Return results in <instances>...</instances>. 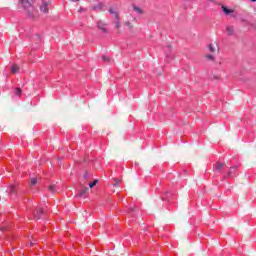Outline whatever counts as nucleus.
Instances as JSON below:
<instances>
[{
    "instance_id": "obj_11",
    "label": "nucleus",
    "mask_w": 256,
    "mask_h": 256,
    "mask_svg": "<svg viewBox=\"0 0 256 256\" xmlns=\"http://www.w3.org/2000/svg\"><path fill=\"white\" fill-rule=\"evenodd\" d=\"M133 11H135V13H138V15H143V9H141V7L139 6H134Z\"/></svg>"
},
{
    "instance_id": "obj_4",
    "label": "nucleus",
    "mask_w": 256,
    "mask_h": 256,
    "mask_svg": "<svg viewBox=\"0 0 256 256\" xmlns=\"http://www.w3.org/2000/svg\"><path fill=\"white\" fill-rule=\"evenodd\" d=\"M114 19H116V21H115L116 29H121V22H119V14L118 13H114Z\"/></svg>"
},
{
    "instance_id": "obj_10",
    "label": "nucleus",
    "mask_w": 256,
    "mask_h": 256,
    "mask_svg": "<svg viewBox=\"0 0 256 256\" xmlns=\"http://www.w3.org/2000/svg\"><path fill=\"white\" fill-rule=\"evenodd\" d=\"M11 73H13L14 75L19 73V65L17 64L12 65Z\"/></svg>"
},
{
    "instance_id": "obj_25",
    "label": "nucleus",
    "mask_w": 256,
    "mask_h": 256,
    "mask_svg": "<svg viewBox=\"0 0 256 256\" xmlns=\"http://www.w3.org/2000/svg\"><path fill=\"white\" fill-rule=\"evenodd\" d=\"M132 20H133V21H137V18L134 17Z\"/></svg>"
},
{
    "instance_id": "obj_27",
    "label": "nucleus",
    "mask_w": 256,
    "mask_h": 256,
    "mask_svg": "<svg viewBox=\"0 0 256 256\" xmlns=\"http://www.w3.org/2000/svg\"><path fill=\"white\" fill-rule=\"evenodd\" d=\"M5 229V227H2L1 230L3 231Z\"/></svg>"
},
{
    "instance_id": "obj_5",
    "label": "nucleus",
    "mask_w": 256,
    "mask_h": 256,
    "mask_svg": "<svg viewBox=\"0 0 256 256\" xmlns=\"http://www.w3.org/2000/svg\"><path fill=\"white\" fill-rule=\"evenodd\" d=\"M124 27H127V29H128L129 31H132V29L135 27V25L133 24V22L125 21V22H124Z\"/></svg>"
},
{
    "instance_id": "obj_15",
    "label": "nucleus",
    "mask_w": 256,
    "mask_h": 256,
    "mask_svg": "<svg viewBox=\"0 0 256 256\" xmlns=\"http://www.w3.org/2000/svg\"><path fill=\"white\" fill-rule=\"evenodd\" d=\"M22 93H23V91L21 90V88H16L15 95H17V97H21Z\"/></svg>"
},
{
    "instance_id": "obj_21",
    "label": "nucleus",
    "mask_w": 256,
    "mask_h": 256,
    "mask_svg": "<svg viewBox=\"0 0 256 256\" xmlns=\"http://www.w3.org/2000/svg\"><path fill=\"white\" fill-rule=\"evenodd\" d=\"M102 61H111V58L109 56H103Z\"/></svg>"
},
{
    "instance_id": "obj_26",
    "label": "nucleus",
    "mask_w": 256,
    "mask_h": 256,
    "mask_svg": "<svg viewBox=\"0 0 256 256\" xmlns=\"http://www.w3.org/2000/svg\"><path fill=\"white\" fill-rule=\"evenodd\" d=\"M85 179H87V174L84 175Z\"/></svg>"
},
{
    "instance_id": "obj_9",
    "label": "nucleus",
    "mask_w": 256,
    "mask_h": 256,
    "mask_svg": "<svg viewBox=\"0 0 256 256\" xmlns=\"http://www.w3.org/2000/svg\"><path fill=\"white\" fill-rule=\"evenodd\" d=\"M226 31H227L228 35H235V28H233V26H228L226 28Z\"/></svg>"
},
{
    "instance_id": "obj_3",
    "label": "nucleus",
    "mask_w": 256,
    "mask_h": 256,
    "mask_svg": "<svg viewBox=\"0 0 256 256\" xmlns=\"http://www.w3.org/2000/svg\"><path fill=\"white\" fill-rule=\"evenodd\" d=\"M98 29H100V31H103V33H107V24H105L104 22H98Z\"/></svg>"
},
{
    "instance_id": "obj_6",
    "label": "nucleus",
    "mask_w": 256,
    "mask_h": 256,
    "mask_svg": "<svg viewBox=\"0 0 256 256\" xmlns=\"http://www.w3.org/2000/svg\"><path fill=\"white\" fill-rule=\"evenodd\" d=\"M45 212L43 211V208H39L38 210H36V212L34 213L36 219H39L41 217V215H43Z\"/></svg>"
},
{
    "instance_id": "obj_20",
    "label": "nucleus",
    "mask_w": 256,
    "mask_h": 256,
    "mask_svg": "<svg viewBox=\"0 0 256 256\" xmlns=\"http://www.w3.org/2000/svg\"><path fill=\"white\" fill-rule=\"evenodd\" d=\"M115 183L113 184L114 187H119V179H114Z\"/></svg>"
},
{
    "instance_id": "obj_13",
    "label": "nucleus",
    "mask_w": 256,
    "mask_h": 256,
    "mask_svg": "<svg viewBox=\"0 0 256 256\" xmlns=\"http://www.w3.org/2000/svg\"><path fill=\"white\" fill-rule=\"evenodd\" d=\"M37 178H31L30 180V187H35V185H37Z\"/></svg>"
},
{
    "instance_id": "obj_17",
    "label": "nucleus",
    "mask_w": 256,
    "mask_h": 256,
    "mask_svg": "<svg viewBox=\"0 0 256 256\" xmlns=\"http://www.w3.org/2000/svg\"><path fill=\"white\" fill-rule=\"evenodd\" d=\"M48 190L51 191V193H55V185H54V184H51V185L48 187Z\"/></svg>"
},
{
    "instance_id": "obj_7",
    "label": "nucleus",
    "mask_w": 256,
    "mask_h": 256,
    "mask_svg": "<svg viewBox=\"0 0 256 256\" xmlns=\"http://www.w3.org/2000/svg\"><path fill=\"white\" fill-rule=\"evenodd\" d=\"M209 51H210L211 53H217V51H219V49L217 48V45H215V44H210V45H209Z\"/></svg>"
},
{
    "instance_id": "obj_24",
    "label": "nucleus",
    "mask_w": 256,
    "mask_h": 256,
    "mask_svg": "<svg viewBox=\"0 0 256 256\" xmlns=\"http://www.w3.org/2000/svg\"><path fill=\"white\" fill-rule=\"evenodd\" d=\"M71 1H73L74 3H77V1H79V0H71Z\"/></svg>"
},
{
    "instance_id": "obj_19",
    "label": "nucleus",
    "mask_w": 256,
    "mask_h": 256,
    "mask_svg": "<svg viewBox=\"0 0 256 256\" xmlns=\"http://www.w3.org/2000/svg\"><path fill=\"white\" fill-rule=\"evenodd\" d=\"M206 59H208L209 61H213L215 59V57L211 54L206 55Z\"/></svg>"
},
{
    "instance_id": "obj_23",
    "label": "nucleus",
    "mask_w": 256,
    "mask_h": 256,
    "mask_svg": "<svg viewBox=\"0 0 256 256\" xmlns=\"http://www.w3.org/2000/svg\"><path fill=\"white\" fill-rule=\"evenodd\" d=\"M110 13H113V15H115V13H117V12H115V11H113V10H110Z\"/></svg>"
},
{
    "instance_id": "obj_2",
    "label": "nucleus",
    "mask_w": 256,
    "mask_h": 256,
    "mask_svg": "<svg viewBox=\"0 0 256 256\" xmlns=\"http://www.w3.org/2000/svg\"><path fill=\"white\" fill-rule=\"evenodd\" d=\"M40 13H44L45 15L49 13V4L47 2H42L40 5Z\"/></svg>"
},
{
    "instance_id": "obj_22",
    "label": "nucleus",
    "mask_w": 256,
    "mask_h": 256,
    "mask_svg": "<svg viewBox=\"0 0 256 256\" xmlns=\"http://www.w3.org/2000/svg\"><path fill=\"white\" fill-rule=\"evenodd\" d=\"M233 171H235V167H232L229 171V175H231V173H233Z\"/></svg>"
},
{
    "instance_id": "obj_16",
    "label": "nucleus",
    "mask_w": 256,
    "mask_h": 256,
    "mask_svg": "<svg viewBox=\"0 0 256 256\" xmlns=\"http://www.w3.org/2000/svg\"><path fill=\"white\" fill-rule=\"evenodd\" d=\"M97 183H99V180H94L92 183H89L90 189H93V187H95V185H97Z\"/></svg>"
},
{
    "instance_id": "obj_12",
    "label": "nucleus",
    "mask_w": 256,
    "mask_h": 256,
    "mask_svg": "<svg viewBox=\"0 0 256 256\" xmlns=\"http://www.w3.org/2000/svg\"><path fill=\"white\" fill-rule=\"evenodd\" d=\"M222 11H224L225 15H231V13H233V10H231L225 6H222Z\"/></svg>"
},
{
    "instance_id": "obj_18",
    "label": "nucleus",
    "mask_w": 256,
    "mask_h": 256,
    "mask_svg": "<svg viewBox=\"0 0 256 256\" xmlns=\"http://www.w3.org/2000/svg\"><path fill=\"white\" fill-rule=\"evenodd\" d=\"M8 190H9V193H12V194L15 193V186L10 185Z\"/></svg>"
},
{
    "instance_id": "obj_1",
    "label": "nucleus",
    "mask_w": 256,
    "mask_h": 256,
    "mask_svg": "<svg viewBox=\"0 0 256 256\" xmlns=\"http://www.w3.org/2000/svg\"><path fill=\"white\" fill-rule=\"evenodd\" d=\"M22 7L25 9L28 17H37L39 15V12L35 10V7L31 5V2L29 0H22Z\"/></svg>"
},
{
    "instance_id": "obj_14",
    "label": "nucleus",
    "mask_w": 256,
    "mask_h": 256,
    "mask_svg": "<svg viewBox=\"0 0 256 256\" xmlns=\"http://www.w3.org/2000/svg\"><path fill=\"white\" fill-rule=\"evenodd\" d=\"M223 167H225V164H223V163H218V164L216 165V171H221V169H223Z\"/></svg>"
},
{
    "instance_id": "obj_8",
    "label": "nucleus",
    "mask_w": 256,
    "mask_h": 256,
    "mask_svg": "<svg viewBox=\"0 0 256 256\" xmlns=\"http://www.w3.org/2000/svg\"><path fill=\"white\" fill-rule=\"evenodd\" d=\"M89 191V188L87 187H83L81 190H80V193L78 194V197H83V195H87V192Z\"/></svg>"
},
{
    "instance_id": "obj_28",
    "label": "nucleus",
    "mask_w": 256,
    "mask_h": 256,
    "mask_svg": "<svg viewBox=\"0 0 256 256\" xmlns=\"http://www.w3.org/2000/svg\"><path fill=\"white\" fill-rule=\"evenodd\" d=\"M251 1H253V3H255V2H256V0H251Z\"/></svg>"
}]
</instances>
